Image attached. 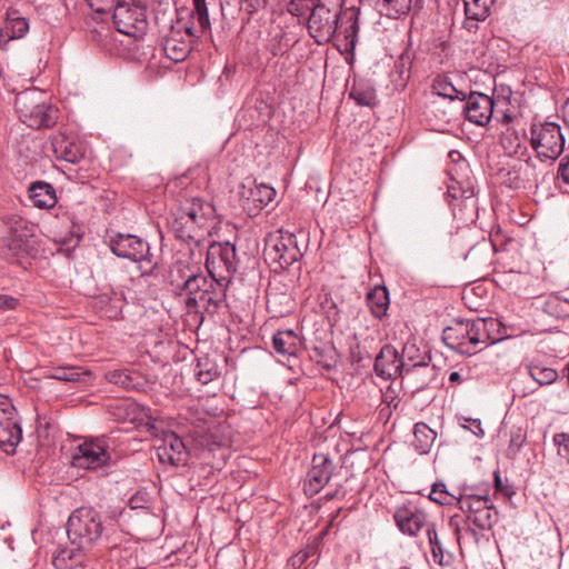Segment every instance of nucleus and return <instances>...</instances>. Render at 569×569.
<instances>
[{
  "mask_svg": "<svg viewBox=\"0 0 569 569\" xmlns=\"http://www.w3.org/2000/svg\"><path fill=\"white\" fill-rule=\"evenodd\" d=\"M507 328L495 318L456 319L442 331V341L451 350L472 356L509 337Z\"/></svg>",
  "mask_w": 569,
  "mask_h": 569,
  "instance_id": "1",
  "label": "nucleus"
},
{
  "mask_svg": "<svg viewBox=\"0 0 569 569\" xmlns=\"http://www.w3.org/2000/svg\"><path fill=\"white\" fill-rule=\"evenodd\" d=\"M214 213L212 203L199 197L188 198L172 213L169 227L177 239L187 244L200 246L210 233Z\"/></svg>",
  "mask_w": 569,
  "mask_h": 569,
  "instance_id": "2",
  "label": "nucleus"
},
{
  "mask_svg": "<svg viewBox=\"0 0 569 569\" xmlns=\"http://www.w3.org/2000/svg\"><path fill=\"white\" fill-rule=\"evenodd\" d=\"M227 283L202 273L190 276L182 284L186 307L190 312L214 315L226 301Z\"/></svg>",
  "mask_w": 569,
  "mask_h": 569,
  "instance_id": "3",
  "label": "nucleus"
},
{
  "mask_svg": "<svg viewBox=\"0 0 569 569\" xmlns=\"http://www.w3.org/2000/svg\"><path fill=\"white\" fill-rule=\"evenodd\" d=\"M112 525H104L100 512L93 508H78L68 518L67 535L79 549H91L103 538L109 541Z\"/></svg>",
  "mask_w": 569,
  "mask_h": 569,
  "instance_id": "4",
  "label": "nucleus"
},
{
  "mask_svg": "<svg viewBox=\"0 0 569 569\" xmlns=\"http://www.w3.org/2000/svg\"><path fill=\"white\" fill-rule=\"evenodd\" d=\"M341 0H317L308 18V32L318 44L329 43L339 29Z\"/></svg>",
  "mask_w": 569,
  "mask_h": 569,
  "instance_id": "5",
  "label": "nucleus"
},
{
  "mask_svg": "<svg viewBox=\"0 0 569 569\" xmlns=\"http://www.w3.org/2000/svg\"><path fill=\"white\" fill-rule=\"evenodd\" d=\"M112 9V20L117 31L136 39L146 33L148 29L146 0H117Z\"/></svg>",
  "mask_w": 569,
  "mask_h": 569,
  "instance_id": "6",
  "label": "nucleus"
},
{
  "mask_svg": "<svg viewBox=\"0 0 569 569\" xmlns=\"http://www.w3.org/2000/svg\"><path fill=\"white\" fill-rule=\"evenodd\" d=\"M530 146L541 161H555L563 151L565 138L558 123L533 122L530 127Z\"/></svg>",
  "mask_w": 569,
  "mask_h": 569,
  "instance_id": "7",
  "label": "nucleus"
},
{
  "mask_svg": "<svg viewBox=\"0 0 569 569\" xmlns=\"http://www.w3.org/2000/svg\"><path fill=\"white\" fill-rule=\"evenodd\" d=\"M240 259L231 242H212L207 251L206 268L211 277L229 283L238 271Z\"/></svg>",
  "mask_w": 569,
  "mask_h": 569,
  "instance_id": "8",
  "label": "nucleus"
},
{
  "mask_svg": "<svg viewBox=\"0 0 569 569\" xmlns=\"http://www.w3.org/2000/svg\"><path fill=\"white\" fill-rule=\"evenodd\" d=\"M34 91H26L16 98V108L21 120L30 128H51L57 123L58 109L44 102H37Z\"/></svg>",
  "mask_w": 569,
  "mask_h": 569,
  "instance_id": "9",
  "label": "nucleus"
},
{
  "mask_svg": "<svg viewBox=\"0 0 569 569\" xmlns=\"http://www.w3.org/2000/svg\"><path fill=\"white\" fill-rule=\"evenodd\" d=\"M109 438L99 437L79 445L72 456V465L78 468L97 469L109 465Z\"/></svg>",
  "mask_w": 569,
  "mask_h": 569,
  "instance_id": "10",
  "label": "nucleus"
},
{
  "mask_svg": "<svg viewBox=\"0 0 569 569\" xmlns=\"http://www.w3.org/2000/svg\"><path fill=\"white\" fill-rule=\"evenodd\" d=\"M194 37L191 26L177 21L171 26L162 42L166 56L173 62L186 60L192 50Z\"/></svg>",
  "mask_w": 569,
  "mask_h": 569,
  "instance_id": "11",
  "label": "nucleus"
},
{
  "mask_svg": "<svg viewBox=\"0 0 569 569\" xmlns=\"http://www.w3.org/2000/svg\"><path fill=\"white\" fill-rule=\"evenodd\" d=\"M110 249L117 257L139 263H147L151 267L149 243L134 234L119 233L112 237L110 239Z\"/></svg>",
  "mask_w": 569,
  "mask_h": 569,
  "instance_id": "12",
  "label": "nucleus"
},
{
  "mask_svg": "<svg viewBox=\"0 0 569 569\" xmlns=\"http://www.w3.org/2000/svg\"><path fill=\"white\" fill-rule=\"evenodd\" d=\"M22 439V429L17 419V411L8 398L0 399V447L6 452H13Z\"/></svg>",
  "mask_w": 569,
  "mask_h": 569,
  "instance_id": "13",
  "label": "nucleus"
},
{
  "mask_svg": "<svg viewBox=\"0 0 569 569\" xmlns=\"http://www.w3.org/2000/svg\"><path fill=\"white\" fill-rule=\"evenodd\" d=\"M463 106L465 118L477 126L485 127L493 118L495 112L498 113V104L493 99L485 93L471 91L466 93Z\"/></svg>",
  "mask_w": 569,
  "mask_h": 569,
  "instance_id": "14",
  "label": "nucleus"
},
{
  "mask_svg": "<svg viewBox=\"0 0 569 569\" xmlns=\"http://www.w3.org/2000/svg\"><path fill=\"white\" fill-rule=\"evenodd\" d=\"M335 469L333 461L327 455L315 453L303 482L306 495L312 497L319 493L331 479Z\"/></svg>",
  "mask_w": 569,
  "mask_h": 569,
  "instance_id": "15",
  "label": "nucleus"
},
{
  "mask_svg": "<svg viewBox=\"0 0 569 569\" xmlns=\"http://www.w3.org/2000/svg\"><path fill=\"white\" fill-rule=\"evenodd\" d=\"M395 522L398 529L408 536H417L418 532L428 526H433L435 522L428 521L427 512L416 505H403L396 509L393 515Z\"/></svg>",
  "mask_w": 569,
  "mask_h": 569,
  "instance_id": "16",
  "label": "nucleus"
},
{
  "mask_svg": "<svg viewBox=\"0 0 569 569\" xmlns=\"http://www.w3.org/2000/svg\"><path fill=\"white\" fill-rule=\"evenodd\" d=\"M267 254L273 262H278L284 269L298 261L302 257V251L298 247L297 237L287 232L267 248Z\"/></svg>",
  "mask_w": 569,
  "mask_h": 569,
  "instance_id": "17",
  "label": "nucleus"
},
{
  "mask_svg": "<svg viewBox=\"0 0 569 569\" xmlns=\"http://www.w3.org/2000/svg\"><path fill=\"white\" fill-rule=\"evenodd\" d=\"M375 371L377 376L385 379H396L406 372L400 355L395 347L386 345L381 348L375 360Z\"/></svg>",
  "mask_w": 569,
  "mask_h": 569,
  "instance_id": "18",
  "label": "nucleus"
},
{
  "mask_svg": "<svg viewBox=\"0 0 569 569\" xmlns=\"http://www.w3.org/2000/svg\"><path fill=\"white\" fill-rule=\"evenodd\" d=\"M158 459L161 463L171 466H183L188 461V452L180 437L171 432L164 437L162 443L156 448Z\"/></svg>",
  "mask_w": 569,
  "mask_h": 569,
  "instance_id": "19",
  "label": "nucleus"
},
{
  "mask_svg": "<svg viewBox=\"0 0 569 569\" xmlns=\"http://www.w3.org/2000/svg\"><path fill=\"white\" fill-rule=\"evenodd\" d=\"M29 31V22L17 10H8L3 28L0 30V49L7 50L11 40L23 38Z\"/></svg>",
  "mask_w": 569,
  "mask_h": 569,
  "instance_id": "20",
  "label": "nucleus"
},
{
  "mask_svg": "<svg viewBox=\"0 0 569 569\" xmlns=\"http://www.w3.org/2000/svg\"><path fill=\"white\" fill-rule=\"evenodd\" d=\"M51 146L57 159L78 163L84 157V148L81 143L69 138L64 133L52 137Z\"/></svg>",
  "mask_w": 569,
  "mask_h": 569,
  "instance_id": "21",
  "label": "nucleus"
},
{
  "mask_svg": "<svg viewBox=\"0 0 569 569\" xmlns=\"http://www.w3.org/2000/svg\"><path fill=\"white\" fill-rule=\"evenodd\" d=\"M52 565L56 569H93L89 557L68 548H59L54 551Z\"/></svg>",
  "mask_w": 569,
  "mask_h": 569,
  "instance_id": "22",
  "label": "nucleus"
},
{
  "mask_svg": "<svg viewBox=\"0 0 569 569\" xmlns=\"http://www.w3.org/2000/svg\"><path fill=\"white\" fill-rule=\"evenodd\" d=\"M28 191L33 206L39 209H51L58 201L56 189L49 182H32Z\"/></svg>",
  "mask_w": 569,
  "mask_h": 569,
  "instance_id": "23",
  "label": "nucleus"
},
{
  "mask_svg": "<svg viewBox=\"0 0 569 569\" xmlns=\"http://www.w3.org/2000/svg\"><path fill=\"white\" fill-rule=\"evenodd\" d=\"M400 358L407 373L416 369L428 368L431 360L427 352L421 351L417 343L410 340L403 345Z\"/></svg>",
  "mask_w": 569,
  "mask_h": 569,
  "instance_id": "24",
  "label": "nucleus"
},
{
  "mask_svg": "<svg viewBox=\"0 0 569 569\" xmlns=\"http://www.w3.org/2000/svg\"><path fill=\"white\" fill-rule=\"evenodd\" d=\"M542 311L556 319H569V290L547 296L542 305Z\"/></svg>",
  "mask_w": 569,
  "mask_h": 569,
  "instance_id": "25",
  "label": "nucleus"
},
{
  "mask_svg": "<svg viewBox=\"0 0 569 569\" xmlns=\"http://www.w3.org/2000/svg\"><path fill=\"white\" fill-rule=\"evenodd\" d=\"M367 306L375 318L382 319L388 315L390 305L389 291L386 286H375L366 297Z\"/></svg>",
  "mask_w": 569,
  "mask_h": 569,
  "instance_id": "26",
  "label": "nucleus"
},
{
  "mask_svg": "<svg viewBox=\"0 0 569 569\" xmlns=\"http://www.w3.org/2000/svg\"><path fill=\"white\" fill-rule=\"evenodd\" d=\"M273 349L282 356H297L301 341L293 330H279L272 338Z\"/></svg>",
  "mask_w": 569,
  "mask_h": 569,
  "instance_id": "27",
  "label": "nucleus"
},
{
  "mask_svg": "<svg viewBox=\"0 0 569 569\" xmlns=\"http://www.w3.org/2000/svg\"><path fill=\"white\" fill-rule=\"evenodd\" d=\"M349 98L355 100L357 104L363 107H375L378 102L375 87L370 81L365 79L353 81L349 91Z\"/></svg>",
  "mask_w": 569,
  "mask_h": 569,
  "instance_id": "28",
  "label": "nucleus"
},
{
  "mask_svg": "<svg viewBox=\"0 0 569 569\" xmlns=\"http://www.w3.org/2000/svg\"><path fill=\"white\" fill-rule=\"evenodd\" d=\"M528 376L539 386H549L557 381L558 371L551 367H547L540 361H529L525 365Z\"/></svg>",
  "mask_w": 569,
  "mask_h": 569,
  "instance_id": "29",
  "label": "nucleus"
},
{
  "mask_svg": "<svg viewBox=\"0 0 569 569\" xmlns=\"http://www.w3.org/2000/svg\"><path fill=\"white\" fill-rule=\"evenodd\" d=\"M475 187L470 180L465 182H460L456 179H451V182L448 184L446 199L449 204H452V201L461 199V202L470 201L472 206H475Z\"/></svg>",
  "mask_w": 569,
  "mask_h": 569,
  "instance_id": "30",
  "label": "nucleus"
},
{
  "mask_svg": "<svg viewBox=\"0 0 569 569\" xmlns=\"http://www.w3.org/2000/svg\"><path fill=\"white\" fill-rule=\"evenodd\" d=\"M413 438L412 446L419 453L423 455L429 452L437 438V432L427 423L417 422L413 427Z\"/></svg>",
  "mask_w": 569,
  "mask_h": 569,
  "instance_id": "31",
  "label": "nucleus"
},
{
  "mask_svg": "<svg viewBox=\"0 0 569 569\" xmlns=\"http://www.w3.org/2000/svg\"><path fill=\"white\" fill-rule=\"evenodd\" d=\"M420 0H385L379 11L396 19L409 13L413 4L420 8Z\"/></svg>",
  "mask_w": 569,
  "mask_h": 569,
  "instance_id": "32",
  "label": "nucleus"
},
{
  "mask_svg": "<svg viewBox=\"0 0 569 569\" xmlns=\"http://www.w3.org/2000/svg\"><path fill=\"white\" fill-rule=\"evenodd\" d=\"M432 92L449 100H466V93L458 90L447 77L438 76L432 82Z\"/></svg>",
  "mask_w": 569,
  "mask_h": 569,
  "instance_id": "33",
  "label": "nucleus"
},
{
  "mask_svg": "<svg viewBox=\"0 0 569 569\" xmlns=\"http://www.w3.org/2000/svg\"><path fill=\"white\" fill-rule=\"evenodd\" d=\"M51 378L66 382L86 381V377H90V372L79 366H64L52 369Z\"/></svg>",
  "mask_w": 569,
  "mask_h": 569,
  "instance_id": "34",
  "label": "nucleus"
},
{
  "mask_svg": "<svg viewBox=\"0 0 569 569\" xmlns=\"http://www.w3.org/2000/svg\"><path fill=\"white\" fill-rule=\"evenodd\" d=\"M498 521V510L495 505L488 506L486 509L480 510L477 515L467 516V523H472L479 530H490Z\"/></svg>",
  "mask_w": 569,
  "mask_h": 569,
  "instance_id": "35",
  "label": "nucleus"
},
{
  "mask_svg": "<svg viewBox=\"0 0 569 569\" xmlns=\"http://www.w3.org/2000/svg\"><path fill=\"white\" fill-rule=\"evenodd\" d=\"M490 505H492V501L487 496L466 495L458 500L460 510L466 512L467 516L477 515Z\"/></svg>",
  "mask_w": 569,
  "mask_h": 569,
  "instance_id": "36",
  "label": "nucleus"
},
{
  "mask_svg": "<svg viewBox=\"0 0 569 569\" xmlns=\"http://www.w3.org/2000/svg\"><path fill=\"white\" fill-rule=\"evenodd\" d=\"M498 178L503 186L510 189L518 190L525 188L521 166L501 168L498 171Z\"/></svg>",
  "mask_w": 569,
  "mask_h": 569,
  "instance_id": "37",
  "label": "nucleus"
},
{
  "mask_svg": "<svg viewBox=\"0 0 569 569\" xmlns=\"http://www.w3.org/2000/svg\"><path fill=\"white\" fill-rule=\"evenodd\" d=\"M104 378L113 385L120 386L124 389H136L140 383L134 373L128 369H114L107 371Z\"/></svg>",
  "mask_w": 569,
  "mask_h": 569,
  "instance_id": "38",
  "label": "nucleus"
},
{
  "mask_svg": "<svg viewBox=\"0 0 569 569\" xmlns=\"http://www.w3.org/2000/svg\"><path fill=\"white\" fill-rule=\"evenodd\" d=\"M196 377L202 385H208L219 377L218 366L208 357L198 359Z\"/></svg>",
  "mask_w": 569,
  "mask_h": 569,
  "instance_id": "39",
  "label": "nucleus"
},
{
  "mask_svg": "<svg viewBox=\"0 0 569 569\" xmlns=\"http://www.w3.org/2000/svg\"><path fill=\"white\" fill-rule=\"evenodd\" d=\"M426 533L430 545L433 561L440 566L448 563L449 560H445L443 546L438 537L436 523L433 526H428Z\"/></svg>",
  "mask_w": 569,
  "mask_h": 569,
  "instance_id": "40",
  "label": "nucleus"
},
{
  "mask_svg": "<svg viewBox=\"0 0 569 569\" xmlns=\"http://www.w3.org/2000/svg\"><path fill=\"white\" fill-rule=\"evenodd\" d=\"M493 2L495 0H463L465 13L486 20L490 16Z\"/></svg>",
  "mask_w": 569,
  "mask_h": 569,
  "instance_id": "41",
  "label": "nucleus"
},
{
  "mask_svg": "<svg viewBox=\"0 0 569 569\" xmlns=\"http://www.w3.org/2000/svg\"><path fill=\"white\" fill-rule=\"evenodd\" d=\"M193 14L192 18L199 23L201 32L210 29V20L206 0H193Z\"/></svg>",
  "mask_w": 569,
  "mask_h": 569,
  "instance_id": "42",
  "label": "nucleus"
},
{
  "mask_svg": "<svg viewBox=\"0 0 569 569\" xmlns=\"http://www.w3.org/2000/svg\"><path fill=\"white\" fill-rule=\"evenodd\" d=\"M251 197L253 201H257L261 204V207H264L273 201L276 197V190L268 184L261 183L251 190Z\"/></svg>",
  "mask_w": 569,
  "mask_h": 569,
  "instance_id": "43",
  "label": "nucleus"
},
{
  "mask_svg": "<svg viewBox=\"0 0 569 569\" xmlns=\"http://www.w3.org/2000/svg\"><path fill=\"white\" fill-rule=\"evenodd\" d=\"M27 234L13 231L12 236L8 239L7 249L8 257L18 258L24 251Z\"/></svg>",
  "mask_w": 569,
  "mask_h": 569,
  "instance_id": "44",
  "label": "nucleus"
},
{
  "mask_svg": "<svg viewBox=\"0 0 569 569\" xmlns=\"http://www.w3.org/2000/svg\"><path fill=\"white\" fill-rule=\"evenodd\" d=\"M316 3L317 0H290L287 4V11L292 16L303 17L307 13L310 14Z\"/></svg>",
  "mask_w": 569,
  "mask_h": 569,
  "instance_id": "45",
  "label": "nucleus"
},
{
  "mask_svg": "<svg viewBox=\"0 0 569 569\" xmlns=\"http://www.w3.org/2000/svg\"><path fill=\"white\" fill-rule=\"evenodd\" d=\"M197 441L201 448L207 449L210 452H214L226 446V442L211 431L199 435Z\"/></svg>",
  "mask_w": 569,
  "mask_h": 569,
  "instance_id": "46",
  "label": "nucleus"
},
{
  "mask_svg": "<svg viewBox=\"0 0 569 569\" xmlns=\"http://www.w3.org/2000/svg\"><path fill=\"white\" fill-rule=\"evenodd\" d=\"M526 442V433L521 428L511 431L510 441L508 446V457L513 458L518 455L523 443Z\"/></svg>",
  "mask_w": 569,
  "mask_h": 569,
  "instance_id": "47",
  "label": "nucleus"
},
{
  "mask_svg": "<svg viewBox=\"0 0 569 569\" xmlns=\"http://www.w3.org/2000/svg\"><path fill=\"white\" fill-rule=\"evenodd\" d=\"M345 19H341L339 21V29L343 36H345V39L348 41V43L353 47L355 46V42H356V37H357V32H358V23H357V20L353 19V16H350L348 21H347V26L345 27Z\"/></svg>",
  "mask_w": 569,
  "mask_h": 569,
  "instance_id": "48",
  "label": "nucleus"
},
{
  "mask_svg": "<svg viewBox=\"0 0 569 569\" xmlns=\"http://www.w3.org/2000/svg\"><path fill=\"white\" fill-rule=\"evenodd\" d=\"M552 442L557 447V453L566 459L569 463V433L568 432H557L552 437Z\"/></svg>",
  "mask_w": 569,
  "mask_h": 569,
  "instance_id": "49",
  "label": "nucleus"
},
{
  "mask_svg": "<svg viewBox=\"0 0 569 569\" xmlns=\"http://www.w3.org/2000/svg\"><path fill=\"white\" fill-rule=\"evenodd\" d=\"M429 497L432 501L442 506L449 505L451 499L443 483H435Z\"/></svg>",
  "mask_w": 569,
  "mask_h": 569,
  "instance_id": "50",
  "label": "nucleus"
},
{
  "mask_svg": "<svg viewBox=\"0 0 569 569\" xmlns=\"http://www.w3.org/2000/svg\"><path fill=\"white\" fill-rule=\"evenodd\" d=\"M412 59L409 53H402L395 64L396 70L399 72L401 80H407L410 76Z\"/></svg>",
  "mask_w": 569,
  "mask_h": 569,
  "instance_id": "51",
  "label": "nucleus"
},
{
  "mask_svg": "<svg viewBox=\"0 0 569 569\" xmlns=\"http://www.w3.org/2000/svg\"><path fill=\"white\" fill-rule=\"evenodd\" d=\"M241 4V8L248 13V16H252L260 9L267 7L269 0H238Z\"/></svg>",
  "mask_w": 569,
  "mask_h": 569,
  "instance_id": "52",
  "label": "nucleus"
},
{
  "mask_svg": "<svg viewBox=\"0 0 569 569\" xmlns=\"http://www.w3.org/2000/svg\"><path fill=\"white\" fill-rule=\"evenodd\" d=\"M90 8L93 9L98 14H104L109 12L117 0H87Z\"/></svg>",
  "mask_w": 569,
  "mask_h": 569,
  "instance_id": "53",
  "label": "nucleus"
},
{
  "mask_svg": "<svg viewBox=\"0 0 569 569\" xmlns=\"http://www.w3.org/2000/svg\"><path fill=\"white\" fill-rule=\"evenodd\" d=\"M493 477H495L496 492L501 493L507 498H511L515 495V491L512 490V488L509 485L503 483V481L500 477V472L498 470L495 471Z\"/></svg>",
  "mask_w": 569,
  "mask_h": 569,
  "instance_id": "54",
  "label": "nucleus"
},
{
  "mask_svg": "<svg viewBox=\"0 0 569 569\" xmlns=\"http://www.w3.org/2000/svg\"><path fill=\"white\" fill-rule=\"evenodd\" d=\"M557 178L569 184V154L561 159L558 166Z\"/></svg>",
  "mask_w": 569,
  "mask_h": 569,
  "instance_id": "55",
  "label": "nucleus"
},
{
  "mask_svg": "<svg viewBox=\"0 0 569 569\" xmlns=\"http://www.w3.org/2000/svg\"><path fill=\"white\" fill-rule=\"evenodd\" d=\"M463 420L470 423L469 426L462 425L463 428L469 429L478 438H482L485 436L480 419L465 418Z\"/></svg>",
  "mask_w": 569,
  "mask_h": 569,
  "instance_id": "56",
  "label": "nucleus"
},
{
  "mask_svg": "<svg viewBox=\"0 0 569 569\" xmlns=\"http://www.w3.org/2000/svg\"><path fill=\"white\" fill-rule=\"evenodd\" d=\"M19 305V300L14 297L0 295V310L8 311L13 310Z\"/></svg>",
  "mask_w": 569,
  "mask_h": 569,
  "instance_id": "57",
  "label": "nucleus"
},
{
  "mask_svg": "<svg viewBox=\"0 0 569 569\" xmlns=\"http://www.w3.org/2000/svg\"><path fill=\"white\" fill-rule=\"evenodd\" d=\"M485 21L483 19H477L472 14H466V19L462 23V28L469 33H475L479 29V22Z\"/></svg>",
  "mask_w": 569,
  "mask_h": 569,
  "instance_id": "58",
  "label": "nucleus"
},
{
  "mask_svg": "<svg viewBox=\"0 0 569 569\" xmlns=\"http://www.w3.org/2000/svg\"><path fill=\"white\" fill-rule=\"evenodd\" d=\"M312 359H315L317 363L321 365L323 368L328 370L331 369L333 366L330 361H328V359L325 356V351L320 348L313 349Z\"/></svg>",
  "mask_w": 569,
  "mask_h": 569,
  "instance_id": "59",
  "label": "nucleus"
},
{
  "mask_svg": "<svg viewBox=\"0 0 569 569\" xmlns=\"http://www.w3.org/2000/svg\"><path fill=\"white\" fill-rule=\"evenodd\" d=\"M493 117H496L497 121L502 123V124L511 123L513 121V118H515L513 113L510 112V111H502L501 117H499V112L498 113L495 112Z\"/></svg>",
  "mask_w": 569,
  "mask_h": 569,
  "instance_id": "60",
  "label": "nucleus"
},
{
  "mask_svg": "<svg viewBox=\"0 0 569 569\" xmlns=\"http://www.w3.org/2000/svg\"><path fill=\"white\" fill-rule=\"evenodd\" d=\"M515 141L517 142L516 146L513 147V143L511 141V138L508 137V136H505V138L502 139V144H503V148L509 150L510 152H517V148L520 146L519 141H518V137H515Z\"/></svg>",
  "mask_w": 569,
  "mask_h": 569,
  "instance_id": "61",
  "label": "nucleus"
},
{
  "mask_svg": "<svg viewBox=\"0 0 569 569\" xmlns=\"http://www.w3.org/2000/svg\"><path fill=\"white\" fill-rule=\"evenodd\" d=\"M449 381L450 382H453V383H457V382H461L462 379H461V376L458 371H452L450 375H449Z\"/></svg>",
  "mask_w": 569,
  "mask_h": 569,
  "instance_id": "62",
  "label": "nucleus"
},
{
  "mask_svg": "<svg viewBox=\"0 0 569 569\" xmlns=\"http://www.w3.org/2000/svg\"><path fill=\"white\" fill-rule=\"evenodd\" d=\"M562 113H563V119L567 123H569V98L567 99V101L565 102L563 107H562Z\"/></svg>",
  "mask_w": 569,
  "mask_h": 569,
  "instance_id": "63",
  "label": "nucleus"
},
{
  "mask_svg": "<svg viewBox=\"0 0 569 569\" xmlns=\"http://www.w3.org/2000/svg\"><path fill=\"white\" fill-rule=\"evenodd\" d=\"M124 153H126V150H124L123 148L114 150V151H113V154H112L113 160H116V161H117V160H118L119 158H121V157H122V154H124Z\"/></svg>",
  "mask_w": 569,
  "mask_h": 569,
  "instance_id": "64",
  "label": "nucleus"
}]
</instances>
